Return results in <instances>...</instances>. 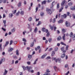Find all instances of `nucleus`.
<instances>
[{
	"label": "nucleus",
	"instance_id": "nucleus-45",
	"mask_svg": "<svg viewBox=\"0 0 75 75\" xmlns=\"http://www.w3.org/2000/svg\"><path fill=\"white\" fill-rule=\"evenodd\" d=\"M4 3H6L7 1V0H2Z\"/></svg>",
	"mask_w": 75,
	"mask_h": 75
},
{
	"label": "nucleus",
	"instance_id": "nucleus-50",
	"mask_svg": "<svg viewBox=\"0 0 75 75\" xmlns=\"http://www.w3.org/2000/svg\"><path fill=\"white\" fill-rule=\"evenodd\" d=\"M23 41H24V42H27V40L25 38H23Z\"/></svg>",
	"mask_w": 75,
	"mask_h": 75
},
{
	"label": "nucleus",
	"instance_id": "nucleus-1",
	"mask_svg": "<svg viewBox=\"0 0 75 75\" xmlns=\"http://www.w3.org/2000/svg\"><path fill=\"white\" fill-rule=\"evenodd\" d=\"M66 35L67 36H69V35L70 37H72L73 40H75V34L73 35V33L72 32H71L69 35L68 33L66 34Z\"/></svg>",
	"mask_w": 75,
	"mask_h": 75
},
{
	"label": "nucleus",
	"instance_id": "nucleus-48",
	"mask_svg": "<svg viewBox=\"0 0 75 75\" xmlns=\"http://www.w3.org/2000/svg\"><path fill=\"white\" fill-rule=\"evenodd\" d=\"M65 68H68V65L66 64L64 66Z\"/></svg>",
	"mask_w": 75,
	"mask_h": 75
},
{
	"label": "nucleus",
	"instance_id": "nucleus-3",
	"mask_svg": "<svg viewBox=\"0 0 75 75\" xmlns=\"http://www.w3.org/2000/svg\"><path fill=\"white\" fill-rule=\"evenodd\" d=\"M66 26L67 27H69L70 26V23L68 21H66L65 23Z\"/></svg>",
	"mask_w": 75,
	"mask_h": 75
},
{
	"label": "nucleus",
	"instance_id": "nucleus-56",
	"mask_svg": "<svg viewBox=\"0 0 75 75\" xmlns=\"http://www.w3.org/2000/svg\"><path fill=\"white\" fill-rule=\"evenodd\" d=\"M1 61H5V58H3L1 60Z\"/></svg>",
	"mask_w": 75,
	"mask_h": 75
},
{
	"label": "nucleus",
	"instance_id": "nucleus-32",
	"mask_svg": "<svg viewBox=\"0 0 75 75\" xmlns=\"http://www.w3.org/2000/svg\"><path fill=\"white\" fill-rule=\"evenodd\" d=\"M41 24V22L39 21L38 24L37 25V26H38L39 25H40Z\"/></svg>",
	"mask_w": 75,
	"mask_h": 75
},
{
	"label": "nucleus",
	"instance_id": "nucleus-13",
	"mask_svg": "<svg viewBox=\"0 0 75 75\" xmlns=\"http://www.w3.org/2000/svg\"><path fill=\"white\" fill-rule=\"evenodd\" d=\"M70 9L71 10H75V6H73L72 7H71Z\"/></svg>",
	"mask_w": 75,
	"mask_h": 75
},
{
	"label": "nucleus",
	"instance_id": "nucleus-21",
	"mask_svg": "<svg viewBox=\"0 0 75 75\" xmlns=\"http://www.w3.org/2000/svg\"><path fill=\"white\" fill-rule=\"evenodd\" d=\"M24 12L23 11H21L20 13V14L22 16L24 15Z\"/></svg>",
	"mask_w": 75,
	"mask_h": 75
},
{
	"label": "nucleus",
	"instance_id": "nucleus-6",
	"mask_svg": "<svg viewBox=\"0 0 75 75\" xmlns=\"http://www.w3.org/2000/svg\"><path fill=\"white\" fill-rule=\"evenodd\" d=\"M55 4V1H54L52 2V6L50 7V8H53V7H54V6Z\"/></svg>",
	"mask_w": 75,
	"mask_h": 75
},
{
	"label": "nucleus",
	"instance_id": "nucleus-33",
	"mask_svg": "<svg viewBox=\"0 0 75 75\" xmlns=\"http://www.w3.org/2000/svg\"><path fill=\"white\" fill-rule=\"evenodd\" d=\"M21 2H19V3L18 4V7H20V6H21Z\"/></svg>",
	"mask_w": 75,
	"mask_h": 75
},
{
	"label": "nucleus",
	"instance_id": "nucleus-5",
	"mask_svg": "<svg viewBox=\"0 0 75 75\" xmlns=\"http://www.w3.org/2000/svg\"><path fill=\"white\" fill-rule=\"evenodd\" d=\"M56 62H57V61H58L59 63H60L61 62V58H58L56 59L55 60Z\"/></svg>",
	"mask_w": 75,
	"mask_h": 75
},
{
	"label": "nucleus",
	"instance_id": "nucleus-28",
	"mask_svg": "<svg viewBox=\"0 0 75 75\" xmlns=\"http://www.w3.org/2000/svg\"><path fill=\"white\" fill-rule=\"evenodd\" d=\"M58 23H63V20H60V21H58Z\"/></svg>",
	"mask_w": 75,
	"mask_h": 75
},
{
	"label": "nucleus",
	"instance_id": "nucleus-39",
	"mask_svg": "<svg viewBox=\"0 0 75 75\" xmlns=\"http://www.w3.org/2000/svg\"><path fill=\"white\" fill-rule=\"evenodd\" d=\"M28 57V58H32V55L29 54Z\"/></svg>",
	"mask_w": 75,
	"mask_h": 75
},
{
	"label": "nucleus",
	"instance_id": "nucleus-22",
	"mask_svg": "<svg viewBox=\"0 0 75 75\" xmlns=\"http://www.w3.org/2000/svg\"><path fill=\"white\" fill-rule=\"evenodd\" d=\"M32 68H33L32 67H30L28 69V72H30V70H31V69H32Z\"/></svg>",
	"mask_w": 75,
	"mask_h": 75
},
{
	"label": "nucleus",
	"instance_id": "nucleus-38",
	"mask_svg": "<svg viewBox=\"0 0 75 75\" xmlns=\"http://www.w3.org/2000/svg\"><path fill=\"white\" fill-rule=\"evenodd\" d=\"M34 42H32V44H31V45H30V47H33V46H34Z\"/></svg>",
	"mask_w": 75,
	"mask_h": 75
},
{
	"label": "nucleus",
	"instance_id": "nucleus-10",
	"mask_svg": "<svg viewBox=\"0 0 75 75\" xmlns=\"http://www.w3.org/2000/svg\"><path fill=\"white\" fill-rule=\"evenodd\" d=\"M65 3V0L63 1L62 3L61 4V6H63L64 5Z\"/></svg>",
	"mask_w": 75,
	"mask_h": 75
},
{
	"label": "nucleus",
	"instance_id": "nucleus-25",
	"mask_svg": "<svg viewBox=\"0 0 75 75\" xmlns=\"http://www.w3.org/2000/svg\"><path fill=\"white\" fill-rule=\"evenodd\" d=\"M16 54L17 55H19V54L18 53V50H17L16 51Z\"/></svg>",
	"mask_w": 75,
	"mask_h": 75
},
{
	"label": "nucleus",
	"instance_id": "nucleus-14",
	"mask_svg": "<svg viewBox=\"0 0 75 75\" xmlns=\"http://www.w3.org/2000/svg\"><path fill=\"white\" fill-rule=\"evenodd\" d=\"M8 71L7 70H6V69H5V72H4V75H6L7 74V73Z\"/></svg>",
	"mask_w": 75,
	"mask_h": 75
},
{
	"label": "nucleus",
	"instance_id": "nucleus-49",
	"mask_svg": "<svg viewBox=\"0 0 75 75\" xmlns=\"http://www.w3.org/2000/svg\"><path fill=\"white\" fill-rule=\"evenodd\" d=\"M13 40H11L10 41V45H11V44H13Z\"/></svg>",
	"mask_w": 75,
	"mask_h": 75
},
{
	"label": "nucleus",
	"instance_id": "nucleus-59",
	"mask_svg": "<svg viewBox=\"0 0 75 75\" xmlns=\"http://www.w3.org/2000/svg\"><path fill=\"white\" fill-rule=\"evenodd\" d=\"M69 73V71H68L67 72V73L65 74V75H68V74Z\"/></svg>",
	"mask_w": 75,
	"mask_h": 75
},
{
	"label": "nucleus",
	"instance_id": "nucleus-44",
	"mask_svg": "<svg viewBox=\"0 0 75 75\" xmlns=\"http://www.w3.org/2000/svg\"><path fill=\"white\" fill-rule=\"evenodd\" d=\"M28 20L29 21H31V20H32V18H31V17H30L28 19Z\"/></svg>",
	"mask_w": 75,
	"mask_h": 75
},
{
	"label": "nucleus",
	"instance_id": "nucleus-34",
	"mask_svg": "<svg viewBox=\"0 0 75 75\" xmlns=\"http://www.w3.org/2000/svg\"><path fill=\"white\" fill-rule=\"evenodd\" d=\"M8 44H9V42H6L5 45V47H6V46H7V45Z\"/></svg>",
	"mask_w": 75,
	"mask_h": 75
},
{
	"label": "nucleus",
	"instance_id": "nucleus-27",
	"mask_svg": "<svg viewBox=\"0 0 75 75\" xmlns=\"http://www.w3.org/2000/svg\"><path fill=\"white\" fill-rule=\"evenodd\" d=\"M37 27H36L34 30V33H37Z\"/></svg>",
	"mask_w": 75,
	"mask_h": 75
},
{
	"label": "nucleus",
	"instance_id": "nucleus-58",
	"mask_svg": "<svg viewBox=\"0 0 75 75\" xmlns=\"http://www.w3.org/2000/svg\"><path fill=\"white\" fill-rule=\"evenodd\" d=\"M47 0V3H50L51 1H52V0Z\"/></svg>",
	"mask_w": 75,
	"mask_h": 75
},
{
	"label": "nucleus",
	"instance_id": "nucleus-37",
	"mask_svg": "<svg viewBox=\"0 0 75 75\" xmlns=\"http://www.w3.org/2000/svg\"><path fill=\"white\" fill-rule=\"evenodd\" d=\"M13 17V13L10 14H9V17L11 18Z\"/></svg>",
	"mask_w": 75,
	"mask_h": 75
},
{
	"label": "nucleus",
	"instance_id": "nucleus-47",
	"mask_svg": "<svg viewBox=\"0 0 75 75\" xmlns=\"http://www.w3.org/2000/svg\"><path fill=\"white\" fill-rule=\"evenodd\" d=\"M38 7H36V8L35 13L37 12V11H38Z\"/></svg>",
	"mask_w": 75,
	"mask_h": 75
},
{
	"label": "nucleus",
	"instance_id": "nucleus-53",
	"mask_svg": "<svg viewBox=\"0 0 75 75\" xmlns=\"http://www.w3.org/2000/svg\"><path fill=\"white\" fill-rule=\"evenodd\" d=\"M55 21H56V20H55V18H54L53 19V21H52L53 23H55Z\"/></svg>",
	"mask_w": 75,
	"mask_h": 75
},
{
	"label": "nucleus",
	"instance_id": "nucleus-23",
	"mask_svg": "<svg viewBox=\"0 0 75 75\" xmlns=\"http://www.w3.org/2000/svg\"><path fill=\"white\" fill-rule=\"evenodd\" d=\"M47 34L46 35L47 37H49L50 36V33L49 32H47Z\"/></svg>",
	"mask_w": 75,
	"mask_h": 75
},
{
	"label": "nucleus",
	"instance_id": "nucleus-15",
	"mask_svg": "<svg viewBox=\"0 0 75 75\" xmlns=\"http://www.w3.org/2000/svg\"><path fill=\"white\" fill-rule=\"evenodd\" d=\"M65 54H62L61 56V58H64L65 57Z\"/></svg>",
	"mask_w": 75,
	"mask_h": 75
},
{
	"label": "nucleus",
	"instance_id": "nucleus-62",
	"mask_svg": "<svg viewBox=\"0 0 75 75\" xmlns=\"http://www.w3.org/2000/svg\"><path fill=\"white\" fill-rule=\"evenodd\" d=\"M52 48H50L49 49V51H52Z\"/></svg>",
	"mask_w": 75,
	"mask_h": 75
},
{
	"label": "nucleus",
	"instance_id": "nucleus-63",
	"mask_svg": "<svg viewBox=\"0 0 75 75\" xmlns=\"http://www.w3.org/2000/svg\"><path fill=\"white\" fill-rule=\"evenodd\" d=\"M50 58H51L49 56V57H47L46 58V59H50Z\"/></svg>",
	"mask_w": 75,
	"mask_h": 75
},
{
	"label": "nucleus",
	"instance_id": "nucleus-18",
	"mask_svg": "<svg viewBox=\"0 0 75 75\" xmlns=\"http://www.w3.org/2000/svg\"><path fill=\"white\" fill-rule=\"evenodd\" d=\"M62 38L63 40H65V34H64V35L62 37Z\"/></svg>",
	"mask_w": 75,
	"mask_h": 75
},
{
	"label": "nucleus",
	"instance_id": "nucleus-57",
	"mask_svg": "<svg viewBox=\"0 0 75 75\" xmlns=\"http://www.w3.org/2000/svg\"><path fill=\"white\" fill-rule=\"evenodd\" d=\"M27 64L28 65H30V64H31V63L30 62H27Z\"/></svg>",
	"mask_w": 75,
	"mask_h": 75
},
{
	"label": "nucleus",
	"instance_id": "nucleus-24",
	"mask_svg": "<svg viewBox=\"0 0 75 75\" xmlns=\"http://www.w3.org/2000/svg\"><path fill=\"white\" fill-rule=\"evenodd\" d=\"M54 55H55V51H52L51 55L52 56H54Z\"/></svg>",
	"mask_w": 75,
	"mask_h": 75
},
{
	"label": "nucleus",
	"instance_id": "nucleus-26",
	"mask_svg": "<svg viewBox=\"0 0 75 75\" xmlns=\"http://www.w3.org/2000/svg\"><path fill=\"white\" fill-rule=\"evenodd\" d=\"M48 41L50 42H51V41H52V38H49L48 39Z\"/></svg>",
	"mask_w": 75,
	"mask_h": 75
},
{
	"label": "nucleus",
	"instance_id": "nucleus-51",
	"mask_svg": "<svg viewBox=\"0 0 75 75\" xmlns=\"http://www.w3.org/2000/svg\"><path fill=\"white\" fill-rule=\"evenodd\" d=\"M46 71L47 72H50V70H49V69H47L46 70Z\"/></svg>",
	"mask_w": 75,
	"mask_h": 75
},
{
	"label": "nucleus",
	"instance_id": "nucleus-42",
	"mask_svg": "<svg viewBox=\"0 0 75 75\" xmlns=\"http://www.w3.org/2000/svg\"><path fill=\"white\" fill-rule=\"evenodd\" d=\"M54 69L55 71H57V69H58V68L56 67H54Z\"/></svg>",
	"mask_w": 75,
	"mask_h": 75
},
{
	"label": "nucleus",
	"instance_id": "nucleus-30",
	"mask_svg": "<svg viewBox=\"0 0 75 75\" xmlns=\"http://www.w3.org/2000/svg\"><path fill=\"white\" fill-rule=\"evenodd\" d=\"M37 61H38V59H37L35 60V62H34V63H33V64L34 65H35V64H36L37 63L36 62H37Z\"/></svg>",
	"mask_w": 75,
	"mask_h": 75
},
{
	"label": "nucleus",
	"instance_id": "nucleus-17",
	"mask_svg": "<svg viewBox=\"0 0 75 75\" xmlns=\"http://www.w3.org/2000/svg\"><path fill=\"white\" fill-rule=\"evenodd\" d=\"M40 48V46H38L37 47V48H35V50L36 51H37V50H39Z\"/></svg>",
	"mask_w": 75,
	"mask_h": 75
},
{
	"label": "nucleus",
	"instance_id": "nucleus-52",
	"mask_svg": "<svg viewBox=\"0 0 75 75\" xmlns=\"http://www.w3.org/2000/svg\"><path fill=\"white\" fill-rule=\"evenodd\" d=\"M61 50L62 51H64V47H62L61 49Z\"/></svg>",
	"mask_w": 75,
	"mask_h": 75
},
{
	"label": "nucleus",
	"instance_id": "nucleus-46",
	"mask_svg": "<svg viewBox=\"0 0 75 75\" xmlns=\"http://www.w3.org/2000/svg\"><path fill=\"white\" fill-rule=\"evenodd\" d=\"M62 32H63V33H65V29L63 28L62 30Z\"/></svg>",
	"mask_w": 75,
	"mask_h": 75
},
{
	"label": "nucleus",
	"instance_id": "nucleus-40",
	"mask_svg": "<svg viewBox=\"0 0 75 75\" xmlns=\"http://www.w3.org/2000/svg\"><path fill=\"white\" fill-rule=\"evenodd\" d=\"M14 31H15V28H13L12 29L11 32L12 33H14Z\"/></svg>",
	"mask_w": 75,
	"mask_h": 75
},
{
	"label": "nucleus",
	"instance_id": "nucleus-54",
	"mask_svg": "<svg viewBox=\"0 0 75 75\" xmlns=\"http://www.w3.org/2000/svg\"><path fill=\"white\" fill-rule=\"evenodd\" d=\"M58 48L57 47H55L54 48V50L57 51L58 50Z\"/></svg>",
	"mask_w": 75,
	"mask_h": 75
},
{
	"label": "nucleus",
	"instance_id": "nucleus-41",
	"mask_svg": "<svg viewBox=\"0 0 75 75\" xmlns=\"http://www.w3.org/2000/svg\"><path fill=\"white\" fill-rule=\"evenodd\" d=\"M68 5L69 6H71L72 5V3L71 2H70L68 4Z\"/></svg>",
	"mask_w": 75,
	"mask_h": 75
},
{
	"label": "nucleus",
	"instance_id": "nucleus-55",
	"mask_svg": "<svg viewBox=\"0 0 75 75\" xmlns=\"http://www.w3.org/2000/svg\"><path fill=\"white\" fill-rule=\"evenodd\" d=\"M17 57L16 55H14L13 56V58H14V59H17Z\"/></svg>",
	"mask_w": 75,
	"mask_h": 75
},
{
	"label": "nucleus",
	"instance_id": "nucleus-19",
	"mask_svg": "<svg viewBox=\"0 0 75 75\" xmlns=\"http://www.w3.org/2000/svg\"><path fill=\"white\" fill-rule=\"evenodd\" d=\"M40 14L41 16V17H42V16H43L44 14V12H40Z\"/></svg>",
	"mask_w": 75,
	"mask_h": 75
},
{
	"label": "nucleus",
	"instance_id": "nucleus-7",
	"mask_svg": "<svg viewBox=\"0 0 75 75\" xmlns=\"http://www.w3.org/2000/svg\"><path fill=\"white\" fill-rule=\"evenodd\" d=\"M67 16V14H64L63 15H62L61 16V18L62 19H63V18H66Z\"/></svg>",
	"mask_w": 75,
	"mask_h": 75
},
{
	"label": "nucleus",
	"instance_id": "nucleus-60",
	"mask_svg": "<svg viewBox=\"0 0 75 75\" xmlns=\"http://www.w3.org/2000/svg\"><path fill=\"white\" fill-rule=\"evenodd\" d=\"M3 23H4V24H6V20H4Z\"/></svg>",
	"mask_w": 75,
	"mask_h": 75
},
{
	"label": "nucleus",
	"instance_id": "nucleus-31",
	"mask_svg": "<svg viewBox=\"0 0 75 75\" xmlns=\"http://www.w3.org/2000/svg\"><path fill=\"white\" fill-rule=\"evenodd\" d=\"M14 50V49L12 48H11L9 49V50H8L9 51H12L13 50Z\"/></svg>",
	"mask_w": 75,
	"mask_h": 75
},
{
	"label": "nucleus",
	"instance_id": "nucleus-64",
	"mask_svg": "<svg viewBox=\"0 0 75 75\" xmlns=\"http://www.w3.org/2000/svg\"><path fill=\"white\" fill-rule=\"evenodd\" d=\"M40 72H38L37 73V75H40Z\"/></svg>",
	"mask_w": 75,
	"mask_h": 75
},
{
	"label": "nucleus",
	"instance_id": "nucleus-35",
	"mask_svg": "<svg viewBox=\"0 0 75 75\" xmlns=\"http://www.w3.org/2000/svg\"><path fill=\"white\" fill-rule=\"evenodd\" d=\"M61 44H62V45H65V46H67V45L62 42H61Z\"/></svg>",
	"mask_w": 75,
	"mask_h": 75
},
{
	"label": "nucleus",
	"instance_id": "nucleus-43",
	"mask_svg": "<svg viewBox=\"0 0 75 75\" xmlns=\"http://www.w3.org/2000/svg\"><path fill=\"white\" fill-rule=\"evenodd\" d=\"M19 14H20V11H18L17 13H16V16H19Z\"/></svg>",
	"mask_w": 75,
	"mask_h": 75
},
{
	"label": "nucleus",
	"instance_id": "nucleus-2",
	"mask_svg": "<svg viewBox=\"0 0 75 75\" xmlns=\"http://www.w3.org/2000/svg\"><path fill=\"white\" fill-rule=\"evenodd\" d=\"M47 12L48 14H51V13H52V12L51 11V10L50 9H47Z\"/></svg>",
	"mask_w": 75,
	"mask_h": 75
},
{
	"label": "nucleus",
	"instance_id": "nucleus-29",
	"mask_svg": "<svg viewBox=\"0 0 75 75\" xmlns=\"http://www.w3.org/2000/svg\"><path fill=\"white\" fill-rule=\"evenodd\" d=\"M57 9H58V8H59V4L58 3L57 4Z\"/></svg>",
	"mask_w": 75,
	"mask_h": 75
},
{
	"label": "nucleus",
	"instance_id": "nucleus-12",
	"mask_svg": "<svg viewBox=\"0 0 75 75\" xmlns=\"http://www.w3.org/2000/svg\"><path fill=\"white\" fill-rule=\"evenodd\" d=\"M47 55V54H44L41 57V58H42V59H44V58H45V57Z\"/></svg>",
	"mask_w": 75,
	"mask_h": 75
},
{
	"label": "nucleus",
	"instance_id": "nucleus-8",
	"mask_svg": "<svg viewBox=\"0 0 75 75\" xmlns=\"http://www.w3.org/2000/svg\"><path fill=\"white\" fill-rule=\"evenodd\" d=\"M22 67L23 68L24 71H25L26 69H28V68H29V67L28 66L25 67L23 66Z\"/></svg>",
	"mask_w": 75,
	"mask_h": 75
},
{
	"label": "nucleus",
	"instance_id": "nucleus-20",
	"mask_svg": "<svg viewBox=\"0 0 75 75\" xmlns=\"http://www.w3.org/2000/svg\"><path fill=\"white\" fill-rule=\"evenodd\" d=\"M68 48H69V45H67L66 46L65 48L66 50V51H68Z\"/></svg>",
	"mask_w": 75,
	"mask_h": 75
},
{
	"label": "nucleus",
	"instance_id": "nucleus-36",
	"mask_svg": "<svg viewBox=\"0 0 75 75\" xmlns=\"http://www.w3.org/2000/svg\"><path fill=\"white\" fill-rule=\"evenodd\" d=\"M1 44H0V51H2L3 50V48H2V47H1Z\"/></svg>",
	"mask_w": 75,
	"mask_h": 75
},
{
	"label": "nucleus",
	"instance_id": "nucleus-61",
	"mask_svg": "<svg viewBox=\"0 0 75 75\" xmlns=\"http://www.w3.org/2000/svg\"><path fill=\"white\" fill-rule=\"evenodd\" d=\"M69 14H70V13L69 12H67V16H69Z\"/></svg>",
	"mask_w": 75,
	"mask_h": 75
},
{
	"label": "nucleus",
	"instance_id": "nucleus-16",
	"mask_svg": "<svg viewBox=\"0 0 75 75\" xmlns=\"http://www.w3.org/2000/svg\"><path fill=\"white\" fill-rule=\"evenodd\" d=\"M46 4V1L45 0L42 2V4Z\"/></svg>",
	"mask_w": 75,
	"mask_h": 75
},
{
	"label": "nucleus",
	"instance_id": "nucleus-11",
	"mask_svg": "<svg viewBox=\"0 0 75 75\" xmlns=\"http://www.w3.org/2000/svg\"><path fill=\"white\" fill-rule=\"evenodd\" d=\"M61 39H62V37L60 36H59L57 38V41H60Z\"/></svg>",
	"mask_w": 75,
	"mask_h": 75
},
{
	"label": "nucleus",
	"instance_id": "nucleus-9",
	"mask_svg": "<svg viewBox=\"0 0 75 75\" xmlns=\"http://www.w3.org/2000/svg\"><path fill=\"white\" fill-rule=\"evenodd\" d=\"M49 27L50 28V29L51 30H53V29H54V26H51V25H49Z\"/></svg>",
	"mask_w": 75,
	"mask_h": 75
},
{
	"label": "nucleus",
	"instance_id": "nucleus-4",
	"mask_svg": "<svg viewBox=\"0 0 75 75\" xmlns=\"http://www.w3.org/2000/svg\"><path fill=\"white\" fill-rule=\"evenodd\" d=\"M42 31H43V32H45L46 33H48V30L47 29H45V28H43L42 29Z\"/></svg>",
	"mask_w": 75,
	"mask_h": 75
}]
</instances>
